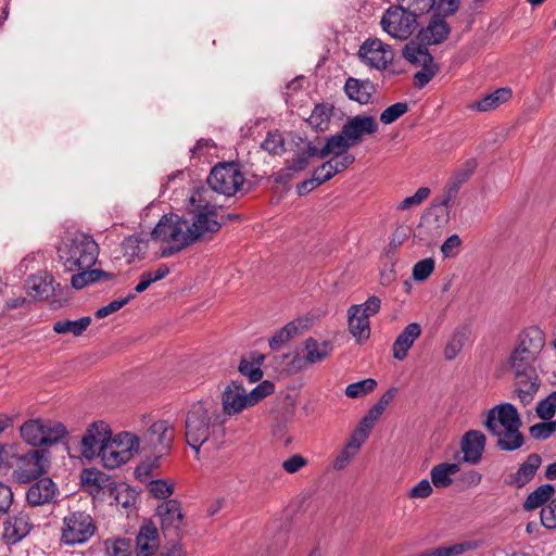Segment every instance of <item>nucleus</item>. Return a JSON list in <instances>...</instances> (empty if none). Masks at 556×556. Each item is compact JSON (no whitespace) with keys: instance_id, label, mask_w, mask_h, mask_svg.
Listing matches in <instances>:
<instances>
[{"instance_id":"nucleus-30","label":"nucleus","mask_w":556,"mask_h":556,"mask_svg":"<svg viewBox=\"0 0 556 556\" xmlns=\"http://www.w3.org/2000/svg\"><path fill=\"white\" fill-rule=\"evenodd\" d=\"M542 464V458L538 454H530L526 460L519 466L509 483L515 488H522L529 483L535 476Z\"/></svg>"},{"instance_id":"nucleus-12","label":"nucleus","mask_w":556,"mask_h":556,"mask_svg":"<svg viewBox=\"0 0 556 556\" xmlns=\"http://www.w3.org/2000/svg\"><path fill=\"white\" fill-rule=\"evenodd\" d=\"M437 10L431 16L429 24L418 33L417 38L422 45H439L450 34L451 28L446 17L452 14V0H441Z\"/></svg>"},{"instance_id":"nucleus-7","label":"nucleus","mask_w":556,"mask_h":556,"mask_svg":"<svg viewBox=\"0 0 556 556\" xmlns=\"http://www.w3.org/2000/svg\"><path fill=\"white\" fill-rule=\"evenodd\" d=\"M20 434L26 444L40 448L59 444L68 435V431L60 421L36 418L23 422Z\"/></svg>"},{"instance_id":"nucleus-10","label":"nucleus","mask_w":556,"mask_h":556,"mask_svg":"<svg viewBox=\"0 0 556 556\" xmlns=\"http://www.w3.org/2000/svg\"><path fill=\"white\" fill-rule=\"evenodd\" d=\"M206 181L212 191L230 198L242 189L245 177L238 163L219 162L213 166Z\"/></svg>"},{"instance_id":"nucleus-22","label":"nucleus","mask_w":556,"mask_h":556,"mask_svg":"<svg viewBox=\"0 0 556 556\" xmlns=\"http://www.w3.org/2000/svg\"><path fill=\"white\" fill-rule=\"evenodd\" d=\"M159 549V530L151 520H144L136 536V556H154Z\"/></svg>"},{"instance_id":"nucleus-24","label":"nucleus","mask_w":556,"mask_h":556,"mask_svg":"<svg viewBox=\"0 0 556 556\" xmlns=\"http://www.w3.org/2000/svg\"><path fill=\"white\" fill-rule=\"evenodd\" d=\"M83 488L92 496L99 497L104 490L112 491L114 481L98 469H84L80 473Z\"/></svg>"},{"instance_id":"nucleus-2","label":"nucleus","mask_w":556,"mask_h":556,"mask_svg":"<svg viewBox=\"0 0 556 556\" xmlns=\"http://www.w3.org/2000/svg\"><path fill=\"white\" fill-rule=\"evenodd\" d=\"M226 417L213 401L193 403L186 414L185 437L188 445L200 453L203 445L219 450L226 437Z\"/></svg>"},{"instance_id":"nucleus-50","label":"nucleus","mask_w":556,"mask_h":556,"mask_svg":"<svg viewBox=\"0 0 556 556\" xmlns=\"http://www.w3.org/2000/svg\"><path fill=\"white\" fill-rule=\"evenodd\" d=\"M238 370L242 376L247 377L250 382H257L263 378V370L247 358H241Z\"/></svg>"},{"instance_id":"nucleus-44","label":"nucleus","mask_w":556,"mask_h":556,"mask_svg":"<svg viewBox=\"0 0 556 556\" xmlns=\"http://www.w3.org/2000/svg\"><path fill=\"white\" fill-rule=\"evenodd\" d=\"M111 495L114 494L116 505L123 508L131 507L136 504L138 493L128 485L115 486L112 485V491H109Z\"/></svg>"},{"instance_id":"nucleus-14","label":"nucleus","mask_w":556,"mask_h":556,"mask_svg":"<svg viewBox=\"0 0 556 556\" xmlns=\"http://www.w3.org/2000/svg\"><path fill=\"white\" fill-rule=\"evenodd\" d=\"M161 530L168 541L181 542L184 514L177 500H167L156 507Z\"/></svg>"},{"instance_id":"nucleus-62","label":"nucleus","mask_w":556,"mask_h":556,"mask_svg":"<svg viewBox=\"0 0 556 556\" xmlns=\"http://www.w3.org/2000/svg\"><path fill=\"white\" fill-rule=\"evenodd\" d=\"M357 454L358 453H356L355 451H352L351 448L343 446V448L340 451V453L333 460V468L336 470L345 469Z\"/></svg>"},{"instance_id":"nucleus-26","label":"nucleus","mask_w":556,"mask_h":556,"mask_svg":"<svg viewBox=\"0 0 556 556\" xmlns=\"http://www.w3.org/2000/svg\"><path fill=\"white\" fill-rule=\"evenodd\" d=\"M344 91L349 99L359 104H368L371 101L372 94L376 92V87L369 79L362 80L349 77L345 80Z\"/></svg>"},{"instance_id":"nucleus-28","label":"nucleus","mask_w":556,"mask_h":556,"mask_svg":"<svg viewBox=\"0 0 556 556\" xmlns=\"http://www.w3.org/2000/svg\"><path fill=\"white\" fill-rule=\"evenodd\" d=\"M513 98V90L509 87H502L485 94L479 101L471 104V109L481 113L494 111L508 103Z\"/></svg>"},{"instance_id":"nucleus-18","label":"nucleus","mask_w":556,"mask_h":556,"mask_svg":"<svg viewBox=\"0 0 556 556\" xmlns=\"http://www.w3.org/2000/svg\"><path fill=\"white\" fill-rule=\"evenodd\" d=\"M358 55L370 67L384 70L393 61L391 47L380 39H367L359 48Z\"/></svg>"},{"instance_id":"nucleus-6","label":"nucleus","mask_w":556,"mask_h":556,"mask_svg":"<svg viewBox=\"0 0 556 556\" xmlns=\"http://www.w3.org/2000/svg\"><path fill=\"white\" fill-rule=\"evenodd\" d=\"M274 383L264 380L249 393L237 381H231L222 393L223 417L240 414L244 408L256 405L274 392Z\"/></svg>"},{"instance_id":"nucleus-45","label":"nucleus","mask_w":556,"mask_h":556,"mask_svg":"<svg viewBox=\"0 0 556 556\" xmlns=\"http://www.w3.org/2000/svg\"><path fill=\"white\" fill-rule=\"evenodd\" d=\"M376 387L377 381L372 378H367L349 384L345 388V395L351 399L361 397L374 391Z\"/></svg>"},{"instance_id":"nucleus-58","label":"nucleus","mask_w":556,"mask_h":556,"mask_svg":"<svg viewBox=\"0 0 556 556\" xmlns=\"http://www.w3.org/2000/svg\"><path fill=\"white\" fill-rule=\"evenodd\" d=\"M149 490L155 498L165 500L173 494L174 486L164 480H155L150 483Z\"/></svg>"},{"instance_id":"nucleus-46","label":"nucleus","mask_w":556,"mask_h":556,"mask_svg":"<svg viewBox=\"0 0 556 556\" xmlns=\"http://www.w3.org/2000/svg\"><path fill=\"white\" fill-rule=\"evenodd\" d=\"M76 271L71 278V286L74 289L79 290L100 280L98 269L86 268Z\"/></svg>"},{"instance_id":"nucleus-25","label":"nucleus","mask_w":556,"mask_h":556,"mask_svg":"<svg viewBox=\"0 0 556 556\" xmlns=\"http://www.w3.org/2000/svg\"><path fill=\"white\" fill-rule=\"evenodd\" d=\"M25 286L28 294L36 300H48L54 295V278L46 271L29 276Z\"/></svg>"},{"instance_id":"nucleus-64","label":"nucleus","mask_w":556,"mask_h":556,"mask_svg":"<svg viewBox=\"0 0 556 556\" xmlns=\"http://www.w3.org/2000/svg\"><path fill=\"white\" fill-rule=\"evenodd\" d=\"M307 465V459L300 454H294L282 463V468L288 473H295Z\"/></svg>"},{"instance_id":"nucleus-37","label":"nucleus","mask_w":556,"mask_h":556,"mask_svg":"<svg viewBox=\"0 0 556 556\" xmlns=\"http://www.w3.org/2000/svg\"><path fill=\"white\" fill-rule=\"evenodd\" d=\"M122 250L129 262L135 258L141 260L148 250V241L139 236H129L122 242Z\"/></svg>"},{"instance_id":"nucleus-49","label":"nucleus","mask_w":556,"mask_h":556,"mask_svg":"<svg viewBox=\"0 0 556 556\" xmlns=\"http://www.w3.org/2000/svg\"><path fill=\"white\" fill-rule=\"evenodd\" d=\"M407 111L408 104L406 102L394 103L382 111V113L380 114V121L384 125L392 124L402 115H404Z\"/></svg>"},{"instance_id":"nucleus-19","label":"nucleus","mask_w":556,"mask_h":556,"mask_svg":"<svg viewBox=\"0 0 556 556\" xmlns=\"http://www.w3.org/2000/svg\"><path fill=\"white\" fill-rule=\"evenodd\" d=\"M58 495L59 489L51 478H38L28 488L26 502L31 507L43 506L55 503Z\"/></svg>"},{"instance_id":"nucleus-55","label":"nucleus","mask_w":556,"mask_h":556,"mask_svg":"<svg viewBox=\"0 0 556 556\" xmlns=\"http://www.w3.org/2000/svg\"><path fill=\"white\" fill-rule=\"evenodd\" d=\"M110 556H132L131 541L128 539H117L111 542L108 547Z\"/></svg>"},{"instance_id":"nucleus-13","label":"nucleus","mask_w":556,"mask_h":556,"mask_svg":"<svg viewBox=\"0 0 556 556\" xmlns=\"http://www.w3.org/2000/svg\"><path fill=\"white\" fill-rule=\"evenodd\" d=\"M175 439V428L167 420L153 422L140 438L142 450L162 456L169 452Z\"/></svg>"},{"instance_id":"nucleus-21","label":"nucleus","mask_w":556,"mask_h":556,"mask_svg":"<svg viewBox=\"0 0 556 556\" xmlns=\"http://www.w3.org/2000/svg\"><path fill=\"white\" fill-rule=\"evenodd\" d=\"M31 529L33 522L29 515L18 511L4 521L2 539L7 545H13L26 538Z\"/></svg>"},{"instance_id":"nucleus-8","label":"nucleus","mask_w":556,"mask_h":556,"mask_svg":"<svg viewBox=\"0 0 556 556\" xmlns=\"http://www.w3.org/2000/svg\"><path fill=\"white\" fill-rule=\"evenodd\" d=\"M97 533L92 516L83 509H68L62 519L60 542L67 546L83 545Z\"/></svg>"},{"instance_id":"nucleus-5","label":"nucleus","mask_w":556,"mask_h":556,"mask_svg":"<svg viewBox=\"0 0 556 556\" xmlns=\"http://www.w3.org/2000/svg\"><path fill=\"white\" fill-rule=\"evenodd\" d=\"M58 254L65 271L73 273L91 268L98 260L99 247L90 236L79 233L64 241Z\"/></svg>"},{"instance_id":"nucleus-43","label":"nucleus","mask_w":556,"mask_h":556,"mask_svg":"<svg viewBox=\"0 0 556 556\" xmlns=\"http://www.w3.org/2000/svg\"><path fill=\"white\" fill-rule=\"evenodd\" d=\"M434 488H447L452 484V464L441 463L435 465L430 472Z\"/></svg>"},{"instance_id":"nucleus-48","label":"nucleus","mask_w":556,"mask_h":556,"mask_svg":"<svg viewBox=\"0 0 556 556\" xmlns=\"http://www.w3.org/2000/svg\"><path fill=\"white\" fill-rule=\"evenodd\" d=\"M401 8H405L413 14L420 16L428 13L434 5L435 0H396Z\"/></svg>"},{"instance_id":"nucleus-42","label":"nucleus","mask_w":556,"mask_h":556,"mask_svg":"<svg viewBox=\"0 0 556 556\" xmlns=\"http://www.w3.org/2000/svg\"><path fill=\"white\" fill-rule=\"evenodd\" d=\"M169 274V267L165 264L160 265L155 270L143 271L140 275V281L135 287L137 293H142L152 283L164 279Z\"/></svg>"},{"instance_id":"nucleus-23","label":"nucleus","mask_w":556,"mask_h":556,"mask_svg":"<svg viewBox=\"0 0 556 556\" xmlns=\"http://www.w3.org/2000/svg\"><path fill=\"white\" fill-rule=\"evenodd\" d=\"M486 437L479 430H469L460 439L459 448L463 460L469 464H478L485 447Z\"/></svg>"},{"instance_id":"nucleus-9","label":"nucleus","mask_w":556,"mask_h":556,"mask_svg":"<svg viewBox=\"0 0 556 556\" xmlns=\"http://www.w3.org/2000/svg\"><path fill=\"white\" fill-rule=\"evenodd\" d=\"M16 465L12 477L17 483H31L48 472L51 453L46 448H31L25 454L16 455Z\"/></svg>"},{"instance_id":"nucleus-59","label":"nucleus","mask_w":556,"mask_h":556,"mask_svg":"<svg viewBox=\"0 0 556 556\" xmlns=\"http://www.w3.org/2000/svg\"><path fill=\"white\" fill-rule=\"evenodd\" d=\"M262 148L271 154H279L283 151V139L281 135L269 132L263 141Z\"/></svg>"},{"instance_id":"nucleus-61","label":"nucleus","mask_w":556,"mask_h":556,"mask_svg":"<svg viewBox=\"0 0 556 556\" xmlns=\"http://www.w3.org/2000/svg\"><path fill=\"white\" fill-rule=\"evenodd\" d=\"M154 556H187V551L181 542L168 541Z\"/></svg>"},{"instance_id":"nucleus-11","label":"nucleus","mask_w":556,"mask_h":556,"mask_svg":"<svg viewBox=\"0 0 556 556\" xmlns=\"http://www.w3.org/2000/svg\"><path fill=\"white\" fill-rule=\"evenodd\" d=\"M417 15L401 8V4L390 7L381 18V26L386 33L395 39L406 40L417 27Z\"/></svg>"},{"instance_id":"nucleus-39","label":"nucleus","mask_w":556,"mask_h":556,"mask_svg":"<svg viewBox=\"0 0 556 556\" xmlns=\"http://www.w3.org/2000/svg\"><path fill=\"white\" fill-rule=\"evenodd\" d=\"M91 318L89 316L81 317L77 320L62 319L53 324V330L56 333H73L75 337L83 334L89 327Z\"/></svg>"},{"instance_id":"nucleus-35","label":"nucleus","mask_w":556,"mask_h":556,"mask_svg":"<svg viewBox=\"0 0 556 556\" xmlns=\"http://www.w3.org/2000/svg\"><path fill=\"white\" fill-rule=\"evenodd\" d=\"M98 457H101L104 467L110 469L117 468L128 462V454L119 451L117 445L110 443V440L106 444L102 445Z\"/></svg>"},{"instance_id":"nucleus-60","label":"nucleus","mask_w":556,"mask_h":556,"mask_svg":"<svg viewBox=\"0 0 556 556\" xmlns=\"http://www.w3.org/2000/svg\"><path fill=\"white\" fill-rule=\"evenodd\" d=\"M324 182L321 181V175L315 169L311 179L303 180L296 186V192L300 197L305 195Z\"/></svg>"},{"instance_id":"nucleus-54","label":"nucleus","mask_w":556,"mask_h":556,"mask_svg":"<svg viewBox=\"0 0 556 556\" xmlns=\"http://www.w3.org/2000/svg\"><path fill=\"white\" fill-rule=\"evenodd\" d=\"M430 194V189L427 187L419 188L415 194L405 198L399 205V210H408L413 206L421 204Z\"/></svg>"},{"instance_id":"nucleus-56","label":"nucleus","mask_w":556,"mask_h":556,"mask_svg":"<svg viewBox=\"0 0 556 556\" xmlns=\"http://www.w3.org/2000/svg\"><path fill=\"white\" fill-rule=\"evenodd\" d=\"M541 523L547 529H556V497L542 508L540 513Z\"/></svg>"},{"instance_id":"nucleus-51","label":"nucleus","mask_w":556,"mask_h":556,"mask_svg":"<svg viewBox=\"0 0 556 556\" xmlns=\"http://www.w3.org/2000/svg\"><path fill=\"white\" fill-rule=\"evenodd\" d=\"M556 410V391L552 392L546 399L542 400L536 406V414L541 419L547 420L555 415Z\"/></svg>"},{"instance_id":"nucleus-20","label":"nucleus","mask_w":556,"mask_h":556,"mask_svg":"<svg viewBox=\"0 0 556 556\" xmlns=\"http://www.w3.org/2000/svg\"><path fill=\"white\" fill-rule=\"evenodd\" d=\"M344 134L353 146L358 144L364 136L372 135L378 130L376 118L371 115H356L349 117L342 126Z\"/></svg>"},{"instance_id":"nucleus-31","label":"nucleus","mask_w":556,"mask_h":556,"mask_svg":"<svg viewBox=\"0 0 556 556\" xmlns=\"http://www.w3.org/2000/svg\"><path fill=\"white\" fill-rule=\"evenodd\" d=\"M362 306H351L348 309L349 331L358 343L365 342L370 336L369 319L361 316Z\"/></svg>"},{"instance_id":"nucleus-29","label":"nucleus","mask_w":556,"mask_h":556,"mask_svg":"<svg viewBox=\"0 0 556 556\" xmlns=\"http://www.w3.org/2000/svg\"><path fill=\"white\" fill-rule=\"evenodd\" d=\"M479 163L473 155H459L454 165V190L466 185L476 174Z\"/></svg>"},{"instance_id":"nucleus-47","label":"nucleus","mask_w":556,"mask_h":556,"mask_svg":"<svg viewBox=\"0 0 556 556\" xmlns=\"http://www.w3.org/2000/svg\"><path fill=\"white\" fill-rule=\"evenodd\" d=\"M329 119H330V111L324 104H317L314 108L307 122L312 127L323 131V130L327 129Z\"/></svg>"},{"instance_id":"nucleus-17","label":"nucleus","mask_w":556,"mask_h":556,"mask_svg":"<svg viewBox=\"0 0 556 556\" xmlns=\"http://www.w3.org/2000/svg\"><path fill=\"white\" fill-rule=\"evenodd\" d=\"M332 351L329 341L318 342L316 339L307 338L301 350V353L294 355L291 365L296 370H303L307 367L321 363L327 359Z\"/></svg>"},{"instance_id":"nucleus-16","label":"nucleus","mask_w":556,"mask_h":556,"mask_svg":"<svg viewBox=\"0 0 556 556\" xmlns=\"http://www.w3.org/2000/svg\"><path fill=\"white\" fill-rule=\"evenodd\" d=\"M452 199V187L446 185L443 192L435 197L431 206L428 208L419 228L433 229L435 235H440V230L448 224L450 207L448 203Z\"/></svg>"},{"instance_id":"nucleus-38","label":"nucleus","mask_w":556,"mask_h":556,"mask_svg":"<svg viewBox=\"0 0 556 556\" xmlns=\"http://www.w3.org/2000/svg\"><path fill=\"white\" fill-rule=\"evenodd\" d=\"M355 162V156L352 154H345L340 161L332 163V161H326L318 168V173L321 175V181H328L333 176L345 170L350 165Z\"/></svg>"},{"instance_id":"nucleus-34","label":"nucleus","mask_w":556,"mask_h":556,"mask_svg":"<svg viewBox=\"0 0 556 556\" xmlns=\"http://www.w3.org/2000/svg\"><path fill=\"white\" fill-rule=\"evenodd\" d=\"M351 147L354 146L341 130L327 139L325 147L321 149L320 159H325L329 154L343 156Z\"/></svg>"},{"instance_id":"nucleus-41","label":"nucleus","mask_w":556,"mask_h":556,"mask_svg":"<svg viewBox=\"0 0 556 556\" xmlns=\"http://www.w3.org/2000/svg\"><path fill=\"white\" fill-rule=\"evenodd\" d=\"M110 443L117 445L119 451L128 454V460L132 457V453L139 450L141 444L140 438L129 432H121L116 437H110Z\"/></svg>"},{"instance_id":"nucleus-1","label":"nucleus","mask_w":556,"mask_h":556,"mask_svg":"<svg viewBox=\"0 0 556 556\" xmlns=\"http://www.w3.org/2000/svg\"><path fill=\"white\" fill-rule=\"evenodd\" d=\"M206 190L198 191L190 198V202L197 206L192 224L177 214H165L151 231L154 241L166 243L160 251L161 257L172 256L198 240L205 238L207 233H216L224 222H217V206L205 198Z\"/></svg>"},{"instance_id":"nucleus-40","label":"nucleus","mask_w":556,"mask_h":556,"mask_svg":"<svg viewBox=\"0 0 556 556\" xmlns=\"http://www.w3.org/2000/svg\"><path fill=\"white\" fill-rule=\"evenodd\" d=\"M517 394L521 403L530 404L539 389V381L535 374L530 377L518 378Z\"/></svg>"},{"instance_id":"nucleus-52","label":"nucleus","mask_w":556,"mask_h":556,"mask_svg":"<svg viewBox=\"0 0 556 556\" xmlns=\"http://www.w3.org/2000/svg\"><path fill=\"white\" fill-rule=\"evenodd\" d=\"M369 431H370V429H367L365 426H362V422H361L359 426L352 432V434L350 435V439L344 444V446L358 453L361 450V446L368 438Z\"/></svg>"},{"instance_id":"nucleus-33","label":"nucleus","mask_w":556,"mask_h":556,"mask_svg":"<svg viewBox=\"0 0 556 556\" xmlns=\"http://www.w3.org/2000/svg\"><path fill=\"white\" fill-rule=\"evenodd\" d=\"M425 46L421 42L409 41L403 48V58L414 65L426 66L431 64L433 58Z\"/></svg>"},{"instance_id":"nucleus-63","label":"nucleus","mask_w":556,"mask_h":556,"mask_svg":"<svg viewBox=\"0 0 556 556\" xmlns=\"http://www.w3.org/2000/svg\"><path fill=\"white\" fill-rule=\"evenodd\" d=\"M354 306H362L359 315L366 316L367 319H369L370 316L379 312L381 306V300L376 295H371L365 303L355 304Z\"/></svg>"},{"instance_id":"nucleus-36","label":"nucleus","mask_w":556,"mask_h":556,"mask_svg":"<svg viewBox=\"0 0 556 556\" xmlns=\"http://www.w3.org/2000/svg\"><path fill=\"white\" fill-rule=\"evenodd\" d=\"M555 493V488L545 483L532 491L523 502V509L527 511L534 510L546 503Z\"/></svg>"},{"instance_id":"nucleus-3","label":"nucleus","mask_w":556,"mask_h":556,"mask_svg":"<svg viewBox=\"0 0 556 556\" xmlns=\"http://www.w3.org/2000/svg\"><path fill=\"white\" fill-rule=\"evenodd\" d=\"M521 425L516 407L509 403L490 409L484 422L485 428L497 439V446L507 452L522 446L525 439L520 432Z\"/></svg>"},{"instance_id":"nucleus-53","label":"nucleus","mask_w":556,"mask_h":556,"mask_svg":"<svg viewBox=\"0 0 556 556\" xmlns=\"http://www.w3.org/2000/svg\"><path fill=\"white\" fill-rule=\"evenodd\" d=\"M434 269V261L432 258H425L417 262L413 267V278L416 281L426 280Z\"/></svg>"},{"instance_id":"nucleus-4","label":"nucleus","mask_w":556,"mask_h":556,"mask_svg":"<svg viewBox=\"0 0 556 556\" xmlns=\"http://www.w3.org/2000/svg\"><path fill=\"white\" fill-rule=\"evenodd\" d=\"M545 344L544 333L536 327L522 331L519 342L510 353L508 368L516 378L535 374L533 364Z\"/></svg>"},{"instance_id":"nucleus-27","label":"nucleus","mask_w":556,"mask_h":556,"mask_svg":"<svg viewBox=\"0 0 556 556\" xmlns=\"http://www.w3.org/2000/svg\"><path fill=\"white\" fill-rule=\"evenodd\" d=\"M421 334V327L417 323L408 324L404 330L397 336L393 343V357L403 361L406 358L409 349L415 340Z\"/></svg>"},{"instance_id":"nucleus-15","label":"nucleus","mask_w":556,"mask_h":556,"mask_svg":"<svg viewBox=\"0 0 556 556\" xmlns=\"http://www.w3.org/2000/svg\"><path fill=\"white\" fill-rule=\"evenodd\" d=\"M111 435L112 430L105 421L98 420L89 425L80 441V456L88 460L98 457Z\"/></svg>"},{"instance_id":"nucleus-57","label":"nucleus","mask_w":556,"mask_h":556,"mask_svg":"<svg viewBox=\"0 0 556 556\" xmlns=\"http://www.w3.org/2000/svg\"><path fill=\"white\" fill-rule=\"evenodd\" d=\"M421 67L422 68L414 75V85L419 89L424 88L437 72V66L433 64V62Z\"/></svg>"},{"instance_id":"nucleus-32","label":"nucleus","mask_w":556,"mask_h":556,"mask_svg":"<svg viewBox=\"0 0 556 556\" xmlns=\"http://www.w3.org/2000/svg\"><path fill=\"white\" fill-rule=\"evenodd\" d=\"M399 390L395 387L389 388L377 401V403L368 410V413L362 418V426L367 429H371L374 424L383 414L389 404L394 400Z\"/></svg>"}]
</instances>
